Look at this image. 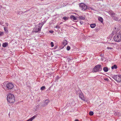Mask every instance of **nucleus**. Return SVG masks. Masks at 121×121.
<instances>
[{"label":"nucleus","instance_id":"obj_1","mask_svg":"<svg viewBox=\"0 0 121 121\" xmlns=\"http://www.w3.org/2000/svg\"><path fill=\"white\" fill-rule=\"evenodd\" d=\"M113 40L115 42H117L121 41V31L115 35L113 37Z\"/></svg>","mask_w":121,"mask_h":121},{"label":"nucleus","instance_id":"obj_2","mask_svg":"<svg viewBox=\"0 0 121 121\" xmlns=\"http://www.w3.org/2000/svg\"><path fill=\"white\" fill-rule=\"evenodd\" d=\"M8 102L10 103H13L15 101V97L14 95L11 94H8L7 97Z\"/></svg>","mask_w":121,"mask_h":121},{"label":"nucleus","instance_id":"obj_3","mask_svg":"<svg viewBox=\"0 0 121 121\" xmlns=\"http://www.w3.org/2000/svg\"><path fill=\"white\" fill-rule=\"evenodd\" d=\"M43 24V22H41L36 26L34 29V31L35 32H37L40 31Z\"/></svg>","mask_w":121,"mask_h":121},{"label":"nucleus","instance_id":"obj_4","mask_svg":"<svg viewBox=\"0 0 121 121\" xmlns=\"http://www.w3.org/2000/svg\"><path fill=\"white\" fill-rule=\"evenodd\" d=\"M4 87H6L7 89H11L14 87L12 83L8 82H4Z\"/></svg>","mask_w":121,"mask_h":121},{"label":"nucleus","instance_id":"obj_5","mask_svg":"<svg viewBox=\"0 0 121 121\" xmlns=\"http://www.w3.org/2000/svg\"><path fill=\"white\" fill-rule=\"evenodd\" d=\"M112 77L117 82H120L121 81V75H119L113 76Z\"/></svg>","mask_w":121,"mask_h":121},{"label":"nucleus","instance_id":"obj_6","mask_svg":"<svg viewBox=\"0 0 121 121\" xmlns=\"http://www.w3.org/2000/svg\"><path fill=\"white\" fill-rule=\"evenodd\" d=\"M102 68L101 67V66L100 65H98L96 66L93 68V72H96L101 70Z\"/></svg>","mask_w":121,"mask_h":121},{"label":"nucleus","instance_id":"obj_7","mask_svg":"<svg viewBox=\"0 0 121 121\" xmlns=\"http://www.w3.org/2000/svg\"><path fill=\"white\" fill-rule=\"evenodd\" d=\"M79 7L83 11L85 10L87 8L86 5L82 3H80L79 4Z\"/></svg>","mask_w":121,"mask_h":121},{"label":"nucleus","instance_id":"obj_8","mask_svg":"<svg viewBox=\"0 0 121 121\" xmlns=\"http://www.w3.org/2000/svg\"><path fill=\"white\" fill-rule=\"evenodd\" d=\"M119 30V29L118 28L115 27L112 33V35H113L115 34H116Z\"/></svg>","mask_w":121,"mask_h":121},{"label":"nucleus","instance_id":"obj_9","mask_svg":"<svg viewBox=\"0 0 121 121\" xmlns=\"http://www.w3.org/2000/svg\"><path fill=\"white\" fill-rule=\"evenodd\" d=\"M79 97L82 100L84 101H85V99L84 96L82 93H81L79 94Z\"/></svg>","mask_w":121,"mask_h":121},{"label":"nucleus","instance_id":"obj_10","mask_svg":"<svg viewBox=\"0 0 121 121\" xmlns=\"http://www.w3.org/2000/svg\"><path fill=\"white\" fill-rule=\"evenodd\" d=\"M36 117V116H34L30 118L28 120H27V121H32V120L35 118Z\"/></svg>","mask_w":121,"mask_h":121},{"label":"nucleus","instance_id":"obj_11","mask_svg":"<svg viewBox=\"0 0 121 121\" xmlns=\"http://www.w3.org/2000/svg\"><path fill=\"white\" fill-rule=\"evenodd\" d=\"M67 43V41L65 40H64L62 43V44L64 46H65Z\"/></svg>","mask_w":121,"mask_h":121},{"label":"nucleus","instance_id":"obj_12","mask_svg":"<svg viewBox=\"0 0 121 121\" xmlns=\"http://www.w3.org/2000/svg\"><path fill=\"white\" fill-rule=\"evenodd\" d=\"M109 14L112 17L115 15V14L112 11L109 12Z\"/></svg>","mask_w":121,"mask_h":121},{"label":"nucleus","instance_id":"obj_13","mask_svg":"<svg viewBox=\"0 0 121 121\" xmlns=\"http://www.w3.org/2000/svg\"><path fill=\"white\" fill-rule=\"evenodd\" d=\"M98 18L99 20L101 22H103V19L102 17H99Z\"/></svg>","mask_w":121,"mask_h":121},{"label":"nucleus","instance_id":"obj_14","mask_svg":"<svg viewBox=\"0 0 121 121\" xmlns=\"http://www.w3.org/2000/svg\"><path fill=\"white\" fill-rule=\"evenodd\" d=\"M70 18L75 20H77V18L73 15L71 16Z\"/></svg>","mask_w":121,"mask_h":121},{"label":"nucleus","instance_id":"obj_15","mask_svg":"<svg viewBox=\"0 0 121 121\" xmlns=\"http://www.w3.org/2000/svg\"><path fill=\"white\" fill-rule=\"evenodd\" d=\"M49 101L48 100H46L44 103V104L45 105H48V103H49Z\"/></svg>","mask_w":121,"mask_h":121},{"label":"nucleus","instance_id":"obj_16","mask_svg":"<svg viewBox=\"0 0 121 121\" xmlns=\"http://www.w3.org/2000/svg\"><path fill=\"white\" fill-rule=\"evenodd\" d=\"M111 68L112 69H116L117 68V66L116 65H115L112 67Z\"/></svg>","mask_w":121,"mask_h":121},{"label":"nucleus","instance_id":"obj_17","mask_svg":"<svg viewBox=\"0 0 121 121\" xmlns=\"http://www.w3.org/2000/svg\"><path fill=\"white\" fill-rule=\"evenodd\" d=\"M104 71L105 72H107L108 70V69L107 67H104L103 68V69Z\"/></svg>","mask_w":121,"mask_h":121},{"label":"nucleus","instance_id":"obj_18","mask_svg":"<svg viewBox=\"0 0 121 121\" xmlns=\"http://www.w3.org/2000/svg\"><path fill=\"white\" fill-rule=\"evenodd\" d=\"M8 45V43H3L2 44V46L4 47H6Z\"/></svg>","mask_w":121,"mask_h":121},{"label":"nucleus","instance_id":"obj_19","mask_svg":"<svg viewBox=\"0 0 121 121\" xmlns=\"http://www.w3.org/2000/svg\"><path fill=\"white\" fill-rule=\"evenodd\" d=\"M96 24H91L90 25V26L92 28H94L96 26Z\"/></svg>","mask_w":121,"mask_h":121},{"label":"nucleus","instance_id":"obj_20","mask_svg":"<svg viewBox=\"0 0 121 121\" xmlns=\"http://www.w3.org/2000/svg\"><path fill=\"white\" fill-rule=\"evenodd\" d=\"M79 19L80 20H84L85 19V17H83L82 16H80L79 17Z\"/></svg>","mask_w":121,"mask_h":121},{"label":"nucleus","instance_id":"obj_21","mask_svg":"<svg viewBox=\"0 0 121 121\" xmlns=\"http://www.w3.org/2000/svg\"><path fill=\"white\" fill-rule=\"evenodd\" d=\"M112 18L114 20H117L118 19V18L117 17H116V16H114Z\"/></svg>","mask_w":121,"mask_h":121},{"label":"nucleus","instance_id":"obj_22","mask_svg":"<svg viewBox=\"0 0 121 121\" xmlns=\"http://www.w3.org/2000/svg\"><path fill=\"white\" fill-rule=\"evenodd\" d=\"M94 113L92 111H90L89 112V114L90 116H92L93 115Z\"/></svg>","mask_w":121,"mask_h":121},{"label":"nucleus","instance_id":"obj_23","mask_svg":"<svg viewBox=\"0 0 121 121\" xmlns=\"http://www.w3.org/2000/svg\"><path fill=\"white\" fill-rule=\"evenodd\" d=\"M45 89V86H43L41 87L40 89L41 90H44Z\"/></svg>","mask_w":121,"mask_h":121},{"label":"nucleus","instance_id":"obj_24","mask_svg":"<svg viewBox=\"0 0 121 121\" xmlns=\"http://www.w3.org/2000/svg\"><path fill=\"white\" fill-rule=\"evenodd\" d=\"M107 48L108 49H113V48L111 47H108Z\"/></svg>","mask_w":121,"mask_h":121},{"label":"nucleus","instance_id":"obj_25","mask_svg":"<svg viewBox=\"0 0 121 121\" xmlns=\"http://www.w3.org/2000/svg\"><path fill=\"white\" fill-rule=\"evenodd\" d=\"M63 19L65 20H66L68 19V17H63Z\"/></svg>","mask_w":121,"mask_h":121},{"label":"nucleus","instance_id":"obj_26","mask_svg":"<svg viewBox=\"0 0 121 121\" xmlns=\"http://www.w3.org/2000/svg\"><path fill=\"white\" fill-rule=\"evenodd\" d=\"M51 44L52 47H53L54 46V45L53 42H52L51 43Z\"/></svg>","mask_w":121,"mask_h":121},{"label":"nucleus","instance_id":"obj_27","mask_svg":"<svg viewBox=\"0 0 121 121\" xmlns=\"http://www.w3.org/2000/svg\"><path fill=\"white\" fill-rule=\"evenodd\" d=\"M68 50H70V47L69 46H68L67 47V48H66Z\"/></svg>","mask_w":121,"mask_h":121},{"label":"nucleus","instance_id":"obj_28","mask_svg":"<svg viewBox=\"0 0 121 121\" xmlns=\"http://www.w3.org/2000/svg\"><path fill=\"white\" fill-rule=\"evenodd\" d=\"M4 30L5 32H8V30L7 29H6V28H5V27H4Z\"/></svg>","mask_w":121,"mask_h":121},{"label":"nucleus","instance_id":"obj_29","mask_svg":"<svg viewBox=\"0 0 121 121\" xmlns=\"http://www.w3.org/2000/svg\"><path fill=\"white\" fill-rule=\"evenodd\" d=\"M55 28H57V29H59L60 28V27L59 26H58V25H57L55 27Z\"/></svg>","mask_w":121,"mask_h":121},{"label":"nucleus","instance_id":"obj_30","mask_svg":"<svg viewBox=\"0 0 121 121\" xmlns=\"http://www.w3.org/2000/svg\"><path fill=\"white\" fill-rule=\"evenodd\" d=\"M3 34V33L2 32L0 31V36L2 35Z\"/></svg>","mask_w":121,"mask_h":121},{"label":"nucleus","instance_id":"obj_31","mask_svg":"<svg viewBox=\"0 0 121 121\" xmlns=\"http://www.w3.org/2000/svg\"><path fill=\"white\" fill-rule=\"evenodd\" d=\"M105 80L107 81H108V78H105L104 79Z\"/></svg>","mask_w":121,"mask_h":121},{"label":"nucleus","instance_id":"obj_32","mask_svg":"<svg viewBox=\"0 0 121 121\" xmlns=\"http://www.w3.org/2000/svg\"><path fill=\"white\" fill-rule=\"evenodd\" d=\"M49 32L51 33H52L53 32V30H50L49 31Z\"/></svg>","mask_w":121,"mask_h":121},{"label":"nucleus","instance_id":"obj_33","mask_svg":"<svg viewBox=\"0 0 121 121\" xmlns=\"http://www.w3.org/2000/svg\"><path fill=\"white\" fill-rule=\"evenodd\" d=\"M5 24L7 26H8V23H5Z\"/></svg>","mask_w":121,"mask_h":121},{"label":"nucleus","instance_id":"obj_34","mask_svg":"<svg viewBox=\"0 0 121 121\" xmlns=\"http://www.w3.org/2000/svg\"><path fill=\"white\" fill-rule=\"evenodd\" d=\"M75 121H78V120H75Z\"/></svg>","mask_w":121,"mask_h":121},{"label":"nucleus","instance_id":"obj_35","mask_svg":"<svg viewBox=\"0 0 121 121\" xmlns=\"http://www.w3.org/2000/svg\"><path fill=\"white\" fill-rule=\"evenodd\" d=\"M0 24H3V23H2L1 22H0Z\"/></svg>","mask_w":121,"mask_h":121}]
</instances>
